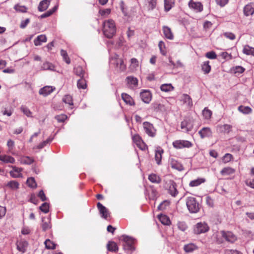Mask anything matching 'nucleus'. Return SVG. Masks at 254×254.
<instances>
[{
  "instance_id": "f257e3e1",
  "label": "nucleus",
  "mask_w": 254,
  "mask_h": 254,
  "mask_svg": "<svg viewBox=\"0 0 254 254\" xmlns=\"http://www.w3.org/2000/svg\"><path fill=\"white\" fill-rule=\"evenodd\" d=\"M103 32L104 35L108 38H112L116 32V27L113 19L105 20L103 24Z\"/></svg>"
},
{
  "instance_id": "f03ea898",
  "label": "nucleus",
  "mask_w": 254,
  "mask_h": 254,
  "mask_svg": "<svg viewBox=\"0 0 254 254\" xmlns=\"http://www.w3.org/2000/svg\"><path fill=\"white\" fill-rule=\"evenodd\" d=\"M120 240L123 241V248L127 254H130L134 251L133 247L134 240L132 238L126 235H123Z\"/></svg>"
},
{
  "instance_id": "7ed1b4c3",
  "label": "nucleus",
  "mask_w": 254,
  "mask_h": 254,
  "mask_svg": "<svg viewBox=\"0 0 254 254\" xmlns=\"http://www.w3.org/2000/svg\"><path fill=\"white\" fill-rule=\"evenodd\" d=\"M186 205L189 212L191 213H197L200 209L199 203L196 201V198L192 196L187 198Z\"/></svg>"
},
{
  "instance_id": "20e7f679",
  "label": "nucleus",
  "mask_w": 254,
  "mask_h": 254,
  "mask_svg": "<svg viewBox=\"0 0 254 254\" xmlns=\"http://www.w3.org/2000/svg\"><path fill=\"white\" fill-rule=\"evenodd\" d=\"M110 62L112 64L115 65L117 70L122 71L126 69V66L123 60L119 58V55H115L111 59Z\"/></svg>"
},
{
  "instance_id": "39448f33",
  "label": "nucleus",
  "mask_w": 254,
  "mask_h": 254,
  "mask_svg": "<svg viewBox=\"0 0 254 254\" xmlns=\"http://www.w3.org/2000/svg\"><path fill=\"white\" fill-rule=\"evenodd\" d=\"M143 128L145 132L150 137H154L156 134V129L153 124L148 122L143 123Z\"/></svg>"
},
{
  "instance_id": "423d86ee",
  "label": "nucleus",
  "mask_w": 254,
  "mask_h": 254,
  "mask_svg": "<svg viewBox=\"0 0 254 254\" xmlns=\"http://www.w3.org/2000/svg\"><path fill=\"white\" fill-rule=\"evenodd\" d=\"M209 228L205 222L197 223L194 227V232L196 234H200L207 232Z\"/></svg>"
},
{
  "instance_id": "0eeeda50",
  "label": "nucleus",
  "mask_w": 254,
  "mask_h": 254,
  "mask_svg": "<svg viewBox=\"0 0 254 254\" xmlns=\"http://www.w3.org/2000/svg\"><path fill=\"white\" fill-rule=\"evenodd\" d=\"M192 145V143L186 140H177L173 142V146L176 149H182L183 148H190Z\"/></svg>"
},
{
  "instance_id": "6e6552de",
  "label": "nucleus",
  "mask_w": 254,
  "mask_h": 254,
  "mask_svg": "<svg viewBox=\"0 0 254 254\" xmlns=\"http://www.w3.org/2000/svg\"><path fill=\"white\" fill-rule=\"evenodd\" d=\"M177 186L173 181H170L168 183V192L173 197H176L178 194Z\"/></svg>"
},
{
  "instance_id": "1a4fd4ad",
  "label": "nucleus",
  "mask_w": 254,
  "mask_h": 254,
  "mask_svg": "<svg viewBox=\"0 0 254 254\" xmlns=\"http://www.w3.org/2000/svg\"><path fill=\"white\" fill-rule=\"evenodd\" d=\"M193 125L190 119H185L181 122V127L182 131L185 132H188L192 130Z\"/></svg>"
},
{
  "instance_id": "9d476101",
  "label": "nucleus",
  "mask_w": 254,
  "mask_h": 254,
  "mask_svg": "<svg viewBox=\"0 0 254 254\" xmlns=\"http://www.w3.org/2000/svg\"><path fill=\"white\" fill-rule=\"evenodd\" d=\"M132 139L134 143L137 146L142 150H144L146 148V145L142 141L141 137L137 134H134L132 136Z\"/></svg>"
},
{
  "instance_id": "9b49d317",
  "label": "nucleus",
  "mask_w": 254,
  "mask_h": 254,
  "mask_svg": "<svg viewBox=\"0 0 254 254\" xmlns=\"http://www.w3.org/2000/svg\"><path fill=\"white\" fill-rule=\"evenodd\" d=\"M9 167L12 169V170L9 172L10 175L11 177L14 178L22 177L21 174V172L23 170L22 168H18L15 166H10Z\"/></svg>"
},
{
  "instance_id": "f8f14e48",
  "label": "nucleus",
  "mask_w": 254,
  "mask_h": 254,
  "mask_svg": "<svg viewBox=\"0 0 254 254\" xmlns=\"http://www.w3.org/2000/svg\"><path fill=\"white\" fill-rule=\"evenodd\" d=\"M232 126L228 124L218 125L216 127L218 132L223 133H229L232 130Z\"/></svg>"
},
{
  "instance_id": "ddd939ff",
  "label": "nucleus",
  "mask_w": 254,
  "mask_h": 254,
  "mask_svg": "<svg viewBox=\"0 0 254 254\" xmlns=\"http://www.w3.org/2000/svg\"><path fill=\"white\" fill-rule=\"evenodd\" d=\"M55 90V87L52 86H45L39 90V93L40 95L46 97L50 95Z\"/></svg>"
},
{
  "instance_id": "4468645a",
  "label": "nucleus",
  "mask_w": 254,
  "mask_h": 254,
  "mask_svg": "<svg viewBox=\"0 0 254 254\" xmlns=\"http://www.w3.org/2000/svg\"><path fill=\"white\" fill-rule=\"evenodd\" d=\"M97 206L99 211L100 214L101 215V217L106 219L109 215L108 209L100 202L97 203Z\"/></svg>"
},
{
  "instance_id": "2eb2a0df",
  "label": "nucleus",
  "mask_w": 254,
  "mask_h": 254,
  "mask_svg": "<svg viewBox=\"0 0 254 254\" xmlns=\"http://www.w3.org/2000/svg\"><path fill=\"white\" fill-rule=\"evenodd\" d=\"M169 163L171 167L173 169H176L179 171H182L184 169L182 164L174 158H170L169 159Z\"/></svg>"
},
{
  "instance_id": "dca6fc26",
  "label": "nucleus",
  "mask_w": 254,
  "mask_h": 254,
  "mask_svg": "<svg viewBox=\"0 0 254 254\" xmlns=\"http://www.w3.org/2000/svg\"><path fill=\"white\" fill-rule=\"evenodd\" d=\"M140 97L143 102L148 104L151 100V93L148 90H144L140 93Z\"/></svg>"
},
{
  "instance_id": "f3484780",
  "label": "nucleus",
  "mask_w": 254,
  "mask_h": 254,
  "mask_svg": "<svg viewBox=\"0 0 254 254\" xmlns=\"http://www.w3.org/2000/svg\"><path fill=\"white\" fill-rule=\"evenodd\" d=\"M189 7L197 11H201L203 10V6L199 2H194L190 0L189 2Z\"/></svg>"
},
{
  "instance_id": "a211bd4d",
  "label": "nucleus",
  "mask_w": 254,
  "mask_h": 254,
  "mask_svg": "<svg viewBox=\"0 0 254 254\" xmlns=\"http://www.w3.org/2000/svg\"><path fill=\"white\" fill-rule=\"evenodd\" d=\"M223 237L228 242L234 243L237 240V237L231 232H222Z\"/></svg>"
},
{
  "instance_id": "6ab92c4d",
  "label": "nucleus",
  "mask_w": 254,
  "mask_h": 254,
  "mask_svg": "<svg viewBox=\"0 0 254 254\" xmlns=\"http://www.w3.org/2000/svg\"><path fill=\"white\" fill-rule=\"evenodd\" d=\"M198 133L202 138L210 137L212 135V131L210 127H204L200 129Z\"/></svg>"
},
{
  "instance_id": "aec40b11",
  "label": "nucleus",
  "mask_w": 254,
  "mask_h": 254,
  "mask_svg": "<svg viewBox=\"0 0 254 254\" xmlns=\"http://www.w3.org/2000/svg\"><path fill=\"white\" fill-rule=\"evenodd\" d=\"M0 161L4 163L14 164L15 159L11 156L4 154L0 155Z\"/></svg>"
},
{
  "instance_id": "412c9836",
  "label": "nucleus",
  "mask_w": 254,
  "mask_h": 254,
  "mask_svg": "<svg viewBox=\"0 0 254 254\" xmlns=\"http://www.w3.org/2000/svg\"><path fill=\"white\" fill-rule=\"evenodd\" d=\"M244 12L245 15L249 16L254 13V4L251 3L246 5L244 8Z\"/></svg>"
},
{
  "instance_id": "4be33fe9",
  "label": "nucleus",
  "mask_w": 254,
  "mask_h": 254,
  "mask_svg": "<svg viewBox=\"0 0 254 254\" xmlns=\"http://www.w3.org/2000/svg\"><path fill=\"white\" fill-rule=\"evenodd\" d=\"M164 151L161 147H158L155 150V159L158 165H160L161 163L162 156Z\"/></svg>"
},
{
  "instance_id": "5701e85b",
  "label": "nucleus",
  "mask_w": 254,
  "mask_h": 254,
  "mask_svg": "<svg viewBox=\"0 0 254 254\" xmlns=\"http://www.w3.org/2000/svg\"><path fill=\"white\" fill-rule=\"evenodd\" d=\"M27 246L28 243L26 241H19L16 243L17 250L22 253L26 251Z\"/></svg>"
},
{
  "instance_id": "b1692460",
  "label": "nucleus",
  "mask_w": 254,
  "mask_h": 254,
  "mask_svg": "<svg viewBox=\"0 0 254 254\" xmlns=\"http://www.w3.org/2000/svg\"><path fill=\"white\" fill-rule=\"evenodd\" d=\"M51 0H43L40 2L38 7V10L40 12L46 10L50 5Z\"/></svg>"
},
{
  "instance_id": "393cba45",
  "label": "nucleus",
  "mask_w": 254,
  "mask_h": 254,
  "mask_svg": "<svg viewBox=\"0 0 254 254\" xmlns=\"http://www.w3.org/2000/svg\"><path fill=\"white\" fill-rule=\"evenodd\" d=\"M162 30L165 38L169 40H173L174 39V35L169 27L164 26L163 27Z\"/></svg>"
},
{
  "instance_id": "a878e982",
  "label": "nucleus",
  "mask_w": 254,
  "mask_h": 254,
  "mask_svg": "<svg viewBox=\"0 0 254 254\" xmlns=\"http://www.w3.org/2000/svg\"><path fill=\"white\" fill-rule=\"evenodd\" d=\"M41 70L55 71V66L49 62H44L41 67Z\"/></svg>"
},
{
  "instance_id": "bb28decb",
  "label": "nucleus",
  "mask_w": 254,
  "mask_h": 254,
  "mask_svg": "<svg viewBox=\"0 0 254 254\" xmlns=\"http://www.w3.org/2000/svg\"><path fill=\"white\" fill-rule=\"evenodd\" d=\"M47 41V37L45 35H40L38 36L34 41V45L36 46H40L42 43H45Z\"/></svg>"
},
{
  "instance_id": "cd10ccee",
  "label": "nucleus",
  "mask_w": 254,
  "mask_h": 254,
  "mask_svg": "<svg viewBox=\"0 0 254 254\" xmlns=\"http://www.w3.org/2000/svg\"><path fill=\"white\" fill-rule=\"evenodd\" d=\"M243 53L246 55L254 57V48L246 45L243 47Z\"/></svg>"
},
{
  "instance_id": "c85d7f7f",
  "label": "nucleus",
  "mask_w": 254,
  "mask_h": 254,
  "mask_svg": "<svg viewBox=\"0 0 254 254\" xmlns=\"http://www.w3.org/2000/svg\"><path fill=\"white\" fill-rule=\"evenodd\" d=\"M19 161L22 164L30 165L34 162V160L29 156H23L20 158Z\"/></svg>"
},
{
  "instance_id": "c756f323",
  "label": "nucleus",
  "mask_w": 254,
  "mask_h": 254,
  "mask_svg": "<svg viewBox=\"0 0 254 254\" xmlns=\"http://www.w3.org/2000/svg\"><path fill=\"white\" fill-rule=\"evenodd\" d=\"M127 84L132 87H136L138 84V80L136 77L128 76L126 78Z\"/></svg>"
},
{
  "instance_id": "7c9ffc66",
  "label": "nucleus",
  "mask_w": 254,
  "mask_h": 254,
  "mask_svg": "<svg viewBox=\"0 0 254 254\" xmlns=\"http://www.w3.org/2000/svg\"><path fill=\"white\" fill-rule=\"evenodd\" d=\"M122 98L127 104H128L129 105H132L134 104L132 98L129 95L126 93H122Z\"/></svg>"
},
{
  "instance_id": "2f4dec72",
  "label": "nucleus",
  "mask_w": 254,
  "mask_h": 254,
  "mask_svg": "<svg viewBox=\"0 0 254 254\" xmlns=\"http://www.w3.org/2000/svg\"><path fill=\"white\" fill-rule=\"evenodd\" d=\"M174 87L171 83L163 84L160 86V89L163 92H168L174 90Z\"/></svg>"
},
{
  "instance_id": "473e14b6",
  "label": "nucleus",
  "mask_w": 254,
  "mask_h": 254,
  "mask_svg": "<svg viewBox=\"0 0 254 254\" xmlns=\"http://www.w3.org/2000/svg\"><path fill=\"white\" fill-rule=\"evenodd\" d=\"M158 219H159L160 221L164 225H169L171 223V221L169 217L165 215H159Z\"/></svg>"
},
{
  "instance_id": "72a5a7b5",
  "label": "nucleus",
  "mask_w": 254,
  "mask_h": 254,
  "mask_svg": "<svg viewBox=\"0 0 254 254\" xmlns=\"http://www.w3.org/2000/svg\"><path fill=\"white\" fill-rule=\"evenodd\" d=\"M205 180L203 178H198L197 179L192 180L190 182L189 185L190 187H197L205 182Z\"/></svg>"
},
{
  "instance_id": "f704fd0d",
  "label": "nucleus",
  "mask_w": 254,
  "mask_h": 254,
  "mask_svg": "<svg viewBox=\"0 0 254 254\" xmlns=\"http://www.w3.org/2000/svg\"><path fill=\"white\" fill-rule=\"evenodd\" d=\"M197 249V247L192 243H190L184 246V250L186 253H191Z\"/></svg>"
},
{
  "instance_id": "c9c22d12",
  "label": "nucleus",
  "mask_w": 254,
  "mask_h": 254,
  "mask_svg": "<svg viewBox=\"0 0 254 254\" xmlns=\"http://www.w3.org/2000/svg\"><path fill=\"white\" fill-rule=\"evenodd\" d=\"M148 180L153 183L159 184L161 182V178L156 174H151L148 176Z\"/></svg>"
},
{
  "instance_id": "e433bc0d",
  "label": "nucleus",
  "mask_w": 254,
  "mask_h": 254,
  "mask_svg": "<svg viewBox=\"0 0 254 254\" xmlns=\"http://www.w3.org/2000/svg\"><path fill=\"white\" fill-rule=\"evenodd\" d=\"M182 100L184 103L186 104L188 106L192 105V100L190 96L187 94H183L182 96Z\"/></svg>"
},
{
  "instance_id": "4c0bfd02",
  "label": "nucleus",
  "mask_w": 254,
  "mask_h": 254,
  "mask_svg": "<svg viewBox=\"0 0 254 254\" xmlns=\"http://www.w3.org/2000/svg\"><path fill=\"white\" fill-rule=\"evenodd\" d=\"M209 61L204 62L201 65V69L205 74L208 73L211 70V66Z\"/></svg>"
},
{
  "instance_id": "58836bf2",
  "label": "nucleus",
  "mask_w": 254,
  "mask_h": 254,
  "mask_svg": "<svg viewBox=\"0 0 254 254\" xmlns=\"http://www.w3.org/2000/svg\"><path fill=\"white\" fill-rule=\"evenodd\" d=\"M238 110L244 114H249L252 113V109L248 106H240Z\"/></svg>"
},
{
  "instance_id": "ea45409f",
  "label": "nucleus",
  "mask_w": 254,
  "mask_h": 254,
  "mask_svg": "<svg viewBox=\"0 0 254 254\" xmlns=\"http://www.w3.org/2000/svg\"><path fill=\"white\" fill-rule=\"evenodd\" d=\"M107 249L109 251L116 252L118 250V247L116 243L114 242H109L107 244Z\"/></svg>"
},
{
  "instance_id": "a19ab883",
  "label": "nucleus",
  "mask_w": 254,
  "mask_h": 254,
  "mask_svg": "<svg viewBox=\"0 0 254 254\" xmlns=\"http://www.w3.org/2000/svg\"><path fill=\"white\" fill-rule=\"evenodd\" d=\"M19 184L16 181H11L7 183L6 186L12 190L18 189Z\"/></svg>"
},
{
  "instance_id": "79ce46f5",
  "label": "nucleus",
  "mask_w": 254,
  "mask_h": 254,
  "mask_svg": "<svg viewBox=\"0 0 254 254\" xmlns=\"http://www.w3.org/2000/svg\"><path fill=\"white\" fill-rule=\"evenodd\" d=\"M174 4V0H164V8L166 11H169Z\"/></svg>"
},
{
  "instance_id": "37998d69",
  "label": "nucleus",
  "mask_w": 254,
  "mask_h": 254,
  "mask_svg": "<svg viewBox=\"0 0 254 254\" xmlns=\"http://www.w3.org/2000/svg\"><path fill=\"white\" fill-rule=\"evenodd\" d=\"M235 172V170L230 168H224L221 171V174L222 175H228L233 174Z\"/></svg>"
},
{
  "instance_id": "c03bdc74",
  "label": "nucleus",
  "mask_w": 254,
  "mask_h": 254,
  "mask_svg": "<svg viewBox=\"0 0 254 254\" xmlns=\"http://www.w3.org/2000/svg\"><path fill=\"white\" fill-rule=\"evenodd\" d=\"M77 86L79 89H85L87 87L85 80L83 77L81 78L77 81Z\"/></svg>"
},
{
  "instance_id": "a18cd8bd",
  "label": "nucleus",
  "mask_w": 254,
  "mask_h": 254,
  "mask_svg": "<svg viewBox=\"0 0 254 254\" xmlns=\"http://www.w3.org/2000/svg\"><path fill=\"white\" fill-rule=\"evenodd\" d=\"M74 72L76 75L82 77L84 76V71L80 66H78L74 68Z\"/></svg>"
},
{
  "instance_id": "49530a36",
  "label": "nucleus",
  "mask_w": 254,
  "mask_h": 254,
  "mask_svg": "<svg viewBox=\"0 0 254 254\" xmlns=\"http://www.w3.org/2000/svg\"><path fill=\"white\" fill-rule=\"evenodd\" d=\"M20 110L23 113L26 115L27 117H32V112L30 110L25 106H21L20 107Z\"/></svg>"
},
{
  "instance_id": "de8ad7c7",
  "label": "nucleus",
  "mask_w": 254,
  "mask_h": 254,
  "mask_svg": "<svg viewBox=\"0 0 254 254\" xmlns=\"http://www.w3.org/2000/svg\"><path fill=\"white\" fill-rule=\"evenodd\" d=\"M27 185L32 188H35L37 187V184L34 178L30 177L27 180Z\"/></svg>"
},
{
  "instance_id": "09e8293b",
  "label": "nucleus",
  "mask_w": 254,
  "mask_h": 254,
  "mask_svg": "<svg viewBox=\"0 0 254 254\" xmlns=\"http://www.w3.org/2000/svg\"><path fill=\"white\" fill-rule=\"evenodd\" d=\"M149 10L154 9L157 5V0H146Z\"/></svg>"
},
{
  "instance_id": "8fccbe9b",
  "label": "nucleus",
  "mask_w": 254,
  "mask_h": 254,
  "mask_svg": "<svg viewBox=\"0 0 254 254\" xmlns=\"http://www.w3.org/2000/svg\"><path fill=\"white\" fill-rule=\"evenodd\" d=\"M202 115L205 119H210L212 116V112L206 108H205L202 111Z\"/></svg>"
},
{
  "instance_id": "3c124183",
  "label": "nucleus",
  "mask_w": 254,
  "mask_h": 254,
  "mask_svg": "<svg viewBox=\"0 0 254 254\" xmlns=\"http://www.w3.org/2000/svg\"><path fill=\"white\" fill-rule=\"evenodd\" d=\"M45 247L48 249H55L56 248V244L49 239H47L45 242Z\"/></svg>"
},
{
  "instance_id": "603ef678",
  "label": "nucleus",
  "mask_w": 254,
  "mask_h": 254,
  "mask_svg": "<svg viewBox=\"0 0 254 254\" xmlns=\"http://www.w3.org/2000/svg\"><path fill=\"white\" fill-rule=\"evenodd\" d=\"M14 8L16 11L23 13L26 12L27 10V8L25 6L21 5L18 4H16Z\"/></svg>"
},
{
  "instance_id": "864d4df0",
  "label": "nucleus",
  "mask_w": 254,
  "mask_h": 254,
  "mask_svg": "<svg viewBox=\"0 0 254 254\" xmlns=\"http://www.w3.org/2000/svg\"><path fill=\"white\" fill-rule=\"evenodd\" d=\"M63 101L65 104H68L69 105H73L72 98L69 95H65L63 99Z\"/></svg>"
},
{
  "instance_id": "5fc2aeb1",
  "label": "nucleus",
  "mask_w": 254,
  "mask_h": 254,
  "mask_svg": "<svg viewBox=\"0 0 254 254\" xmlns=\"http://www.w3.org/2000/svg\"><path fill=\"white\" fill-rule=\"evenodd\" d=\"M40 210L44 212L47 213L49 210V204L47 202L43 203L39 207Z\"/></svg>"
},
{
  "instance_id": "6e6d98bb",
  "label": "nucleus",
  "mask_w": 254,
  "mask_h": 254,
  "mask_svg": "<svg viewBox=\"0 0 254 254\" xmlns=\"http://www.w3.org/2000/svg\"><path fill=\"white\" fill-rule=\"evenodd\" d=\"M61 54L63 57L64 60L65 62V63L67 64H70V60L69 58L68 57L66 52L64 50H61Z\"/></svg>"
},
{
  "instance_id": "4d7b16f0",
  "label": "nucleus",
  "mask_w": 254,
  "mask_h": 254,
  "mask_svg": "<svg viewBox=\"0 0 254 254\" xmlns=\"http://www.w3.org/2000/svg\"><path fill=\"white\" fill-rule=\"evenodd\" d=\"M53 138H48L46 140H45L41 143H40L38 146L37 148L38 149H42L47 144L50 143L52 140Z\"/></svg>"
},
{
  "instance_id": "13d9d810",
  "label": "nucleus",
  "mask_w": 254,
  "mask_h": 254,
  "mask_svg": "<svg viewBox=\"0 0 254 254\" xmlns=\"http://www.w3.org/2000/svg\"><path fill=\"white\" fill-rule=\"evenodd\" d=\"M177 226L179 229L183 232L185 231L188 228V226L185 222H179Z\"/></svg>"
},
{
  "instance_id": "bf43d9fd",
  "label": "nucleus",
  "mask_w": 254,
  "mask_h": 254,
  "mask_svg": "<svg viewBox=\"0 0 254 254\" xmlns=\"http://www.w3.org/2000/svg\"><path fill=\"white\" fill-rule=\"evenodd\" d=\"M111 10L110 8H106L100 9L99 11L101 15L106 17L109 15L111 13Z\"/></svg>"
},
{
  "instance_id": "052dcab7",
  "label": "nucleus",
  "mask_w": 254,
  "mask_h": 254,
  "mask_svg": "<svg viewBox=\"0 0 254 254\" xmlns=\"http://www.w3.org/2000/svg\"><path fill=\"white\" fill-rule=\"evenodd\" d=\"M232 70L235 73H242L245 71V68L241 66H236Z\"/></svg>"
},
{
  "instance_id": "680f3d73",
  "label": "nucleus",
  "mask_w": 254,
  "mask_h": 254,
  "mask_svg": "<svg viewBox=\"0 0 254 254\" xmlns=\"http://www.w3.org/2000/svg\"><path fill=\"white\" fill-rule=\"evenodd\" d=\"M158 47L159 48L161 53L163 55H165L166 54V52L165 50V43L163 41H160L158 44Z\"/></svg>"
},
{
  "instance_id": "e2e57ef3",
  "label": "nucleus",
  "mask_w": 254,
  "mask_h": 254,
  "mask_svg": "<svg viewBox=\"0 0 254 254\" xmlns=\"http://www.w3.org/2000/svg\"><path fill=\"white\" fill-rule=\"evenodd\" d=\"M55 118L58 121V122L62 123L64 122L67 118L66 115L62 114L55 116Z\"/></svg>"
},
{
  "instance_id": "0e129e2a",
  "label": "nucleus",
  "mask_w": 254,
  "mask_h": 254,
  "mask_svg": "<svg viewBox=\"0 0 254 254\" xmlns=\"http://www.w3.org/2000/svg\"><path fill=\"white\" fill-rule=\"evenodd\" d=\"M233 158L232 154L230 153L226 154L223 157L222 160L224 163H228L230 162Z\"/></svg>"
},
{
  "instance_id": "69168bd1",
  "label": "nucleus",
  "mask_w": 254,
  "mask_h": 254,
  "mask_svg": "<svg viewBox=\"0 0 254 254\" xmlns=\"http://www.w3.org/2000/svg\"><path fill=\"white\" fill-rule=\"evenodd\" d=\"M120 7L122 10V11L123 13L124 14V15L126 16H127V9L125 7V4L124 2L123 1H121L120 3Z\"/></svg>"
},
{
  "instance_id": "338daca9",
  "label": "nucleus",
  "mask_w": 254,
  "mask_h": 254,
  "mask_svg": "<svg viewBox=\"0 0 254 254\" xmlns=\"http://www.w3.org/2000/svg\"><path fill=\"white\" fill-rule=\"evenodd\" d=\"M42 229L43 231H46L48 229H49L51 226L50 225L49 221L48 222H44V218L42 219Z\"/></svg>"
},
{
  "instance_id": "774afa93",
  "label": "nucleus",
  "mask_w": 254,
  "mask_h": 254,
  "mask_svg": "<svg viewBox=\"0 0 254 254\" xmlns=\"http://www.w3.org/2000/svg\"><path fill=\"white\" fill-rule=\"evenodd\" d=\"M225 254H242L240 252L234 250H226Z\"/></svg>"
}]
</instances>
